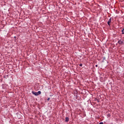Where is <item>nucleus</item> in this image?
Returning a JSON list of instances; mask_svg holds the SVG:
<instances>
[{
  "label": "nucleus",
  "instance_id": "nucleus-1",
  "mask_svg": "<svg viewBox=\"0 0 124 124\" xmlns=\"http://www.w3.org/2000/svg\"><path fill=\"white\" fill-rule=\"evenodd\" d=\"M32 93L33 94H34V95H39V94H41V91H38V92H35L34 91H32Z\"/></svg>",
  "mask_w": 124,
  "mask_h": 124
},
{
  "label": "nucleus",
  "instance_id": "nucleus-2",
  "mask_svg": "<svg viewBox=\"0 0 124 124\" xmlns=\"http://www.w3.org/2000/svg\"><path fill=\"white\" fill-rule=\"evenodd\" d=\"M118 44L120 45H123L124 43V40L120 39L118 42Z\"/></svg>",
  "mask_w": 124,
  "mask_h": 124
},
{
  "label": "nucleus",
  "instance_id": "nucleus-3",
  "mask_svg": "<svg viewBox=\"0 0 124 124\" xmlns=\"http://www.w3.org/2000/svg\"><path fill=\"white\" fill-rule=\"evenodd\" d=\"M111 22H112V19L110 18L108 22V26H110V23Z\"/></svg>",
  "mask_w": 124,
  "mask_h": 124
},
{
  "label": "nucleus",
  "instance_id": "nucleus-4",
  "mask_svg": "<svg viewBox=\"0 0 124 124\" xmlns=\"http://www.w3.org/2000/svg\"><path fill=\"white\" fill-rule=\"evenodd\" d=\"M65 122H69V118L68 117H66L65 118Z\"/></svg>",
  "mask_w": 124,
  "mask_h": 124
},
{
  "label": "nucleus",
  "instance_id": "nucleus-5",
  "mask_svg": "<svg viewBox=\"0 0 124 124\" xmlns=\"http://www.w3.org/2000/svg\"><path fill=\"white\" fill-rule=\"evenodd\" d=\"M122 34H124V28L122 31Z\"/></svg>",
  "mask_w": 124,
  "mask_h": 124
},
{
  "label": "nucleus",
  "instance_id": "nucleus-6",
  "mask_svg": "<svg viewBox=\"0 0 124 124\" xmlns=\"http://www.w3.org/2000/svg\"><path fill=\"white\" fill-rule=\"evenodd\" d=\"M79 66H83V64L82 63L80 64Z\"/></svg>",
  "mask_w": 124,
  "mask_h": 124
},
{
  "label": "nucleus",
  "instance_id": "nucleus-7",
  "mask_svg": "<svg viewBox=\"0 0 124 124\" xmlns=\"http://www.w3.org/2000/svg\"><path fill=\"white\" fill-rule=\"evenodd\" d=\"M99 124H103V122H101Z\"/></svg>",
  "mask_w": 124,
  "mask_h": 124
},
{
  "label": "nucleus",
  "instance_id": "nucleus-8",
  "mask_svg": "<svg viewBox=\"0 0 124 124\" xmlns=\"http://www.w3.org/2000/svg\"><path fill=\"white\" fill-rule=\"evenodd\" d=\"M47 100H48V101L50 100V98H47Z\"/></svg>",
  "mask_w": 124,
  "mask_h": 124
},
{
  "label": "nucleus",
  "instance_id": "nucleus-9",
  "mask_svg": "<svg viewBox=\"0 0 124 124\" xmlns=\"http://www.w3.org/2000/svg\"><path fill=\"white\" fill-rule=\"evenodd\" d=\"M95 66H96V67H97V65H96Z\"/></svg>",
  "mask_w": 124,
  "mask_h": 124
}]
</instances>
